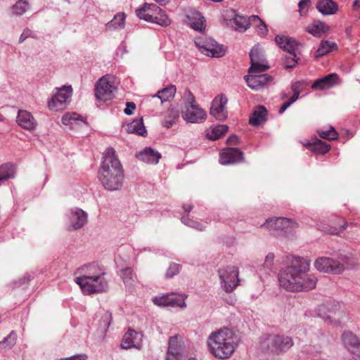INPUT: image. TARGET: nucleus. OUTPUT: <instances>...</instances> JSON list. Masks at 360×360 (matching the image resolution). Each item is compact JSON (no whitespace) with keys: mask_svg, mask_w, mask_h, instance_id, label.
I'll list each match as a JSON object with an SVG mask.
<instances>
[{"mask_svg":"<svg viewBox=\"0 0 360 360\" xmlns=\"http://www.w3.org/2000/svg\"><path fill=\"white\" fill-rule=\"evenodd\" d=\"M293 345L292 339L288 336L266 335L262 338L261 347L272 352H285Z\"/></svg>","mask_w":360,"mask_h":360,"instance_id":"nucleus-9","label":"nucleus"},{"mask_svg":"<svg viewBox=\"0 0 360 360\" xmlns=\"http://www.w3.org/2000/svg\"><path fill=\"white\" fill-rule=\"evenodd\" d=\"M67 229L69 231L78 230L84 226L88 220V214L79 207H74L66 213Z\"/></svg>","mask_w":360,"mask_h":360,"instance_id":"nucleus-12","label":"nucleus"},{"mask_svg":"<svg viewBox=\"0 0 360 360\" xmlns=\"http://www.w3.org/2000/svg\"><path fill=\"white\" fill-rule=\"evenodd\" d=\"M342 360H356L354 357L353 356H346V357H344Z\"/></svg>","mask_w":360,"mask_h":360,"instance_id":"nucleus-64","label":"nucleus"},{"mask_svg":"<svg viewBox=\"0 0 360 360\" xmlns=\"http://www.w3.org/2000/svg\"><path fill=\"white\" fill-rule=\"evenodd\" d=\"M316 7L321 13L325 15L335 14L338 8L337 4L332 0H319Z\"/></svg>","mask_w":360,"mask_h":360,"instance_id":"nucleus-29","label":"nucleus"},{"mask_svg":"<svg viewBox=\"0 0 360 360\" xmlns=\"http://www.w3.org/2000/svg\"><path fill=\"white\" fill-rule=\"evenodd\" d=\"M275 41L281 49L288 53L296 51L300 45L294 38L285 35L276 36Z\"/></svg>","mask_w":360,"mask_h":360,"instance_id":"nucleus-25","label":"nucleus"},{"mask_svg":"<svg viewBox=\"0 0 360 360\" xmlns=\"http://www.w3.org/2000/svg\"><path fill=\"white\" fill-rule=\"evenodd\" d=\"M181 221L185 225L192 227L196 230L198 231H203L205 229V225L203 224H201L197 221H194L193 219H191L188 215H184L181 217Z\"/></svg>","mask_w":360,"mask_h":360,"instance_id":"nucleus-44","label":"nucleus"},{"mask_svg":"<svg viewBox=\"0 0 360 360\" xmlns=\"http://www.w3.org/2000/svg\"><path fill=\"white\" fill-rule=\"evenodd\" d=\"M30 37H35L34 33L30 29L24 30L23 32L21 34V35L19 38V42L20 43L23 42L27 38H28Z\"/></svg>","mask_w":360,"mask_h":360,"instance_id":"nucleus-52","label":"nucleus"},{"mask_svg":"<svg viewBox=\"0 0 360 360\" xmlns=\"http://www.w3.org/2000/svg\"><path fill=\"white\" fill-rule=\"evenodd\" d=\"M243 159V153L237 148H226L219 155V162L224 165L238 163Z\"/></svg>","mask_w":360,"mask_h":360,"instance_id":"nucleus-19","label":"nucleus"},{"mask_svg":"<svg viewBox=\"0 0 360 360\" xmlns=\"http://www.w3.org/2000/svg\"><path fill=\"white\" fill-rule=\"evenodd\" d=\"M63 124L74 128L79 122L84 123L82 116L76 112H68L61 118Z\"/></svg>","mask_w":360,"mask_h":360,"instance_id":"nucleus-37","label":"nucleus"},{"mask_svg":"<svg viewBox=\"0 0 360 360\" xmlns=\"http://www.w3.org/2000/svg\"><path fill=\"white\" fill-rule=\"evenodd\" d=\"M228 126L226 124H218L211 127L207 132V136L210 140H217L224 136L228 131Z\"/></svg>","mask_w":360,"mask_h":360,"instance_id":"nucleus-38","label":"nucleus"},{"mask_svg":"<svg viewBox=\"0 0 360 360\" xmlns=\"http://www.w3.org/2000/svg\"><path fill=\"white\" fill-rule=\"evenodd\" d=\"M194 42L200 51L207 56L219 58L226 51V48L219 45L212 38L200 37L196 38Z\"/></svg>","mask_w":360,"mask_h":360,"instance_id":"nucleus-10","label":"nucleus"},{"mask_svg":"<svg viewBox=\"0 0 360 360\" xmlns=\"http://www.w3.org/2000/svg\"><path fill=\"white\" fill-rule=\"evenodd\" d=\"M183 208H184L185 212L188 213L192 210L193 207L191 205L185 204V205H184Z\"/></svg>","mask_w":360,"mask_h":360,"instance_id":"nucleus-62","label":"nucleus"},{"mask_svg":"<svg viewBox=\"0 0 360 360\" xmlns=\"http://www.w3.org/2000/svg\"><path fill=\"white\" fill-rule=\"evenodd\" d=\"M359 6L356 9H360V0H354L353 2V6L355 8L356 6Z\"/></svg>","mask_w":360,"mask_h":360,"instance_id":"nucleus-63","label":"nucleus"},{"mask_svg":"<svg viewBox=\"0 0 360 360\" xmlns=\"http://www.w3.org/2000/svg\"><path fill=\"white\" fill-rule=\"evenodd\" d=\"M314 265L315 269L320 272L339 274L343 272L346 268H352L354 264L347 257H341L340 260L321 257L315 260Z\"/></svg>","mask_w":360,"mask_h":360,"instance_id":"nucleus-5","label":"nucleus"},{"mask_svg":"<svg viewBox=\"0 0 360 360\" xmlns=\"http://www.w3.org/2000/svg\"><path fill=\"white\" fill-rule=\"evenodd\" d=\"M126 130L129 134H136L142 136H145L147 134L142 118L136 119L129 123L127 125Z\"/></svg>","mask_w":360,"mask_h":360,"instance_id":"nucleus-31","label":"nucleus"},{"mask_svg":"<svg viewBox=\"0 0 360 360\" xmlns=\"http://www.w3.org/2000/svg\"><path fill=\"white\" fill-rule=\"evenodd\" d=\"M260 226L264 227L270 231H284L287 232L288 229L296 227L297 224L288 218L276 217L266 219Z\"/></svg>","mask_w":360,"mask_h":360,"instance_id":"nucleus-17","label":"nucleus"},{"mask_svg":"<svg viewBox=\"0 0 360 360\" xmlns=\"http://www.w3.org/2000/svg\"><path fill=\"white\" fill-rule=\"evenodd\" d=\"M190 26L193 30L200 32H203L206 29L205 24H190Z\"/></svg>","mask_w":360,"mask_h":360,"instance_id":"nucleus-57","label":"nucleus"},{"mask_svg":"<svg viewBox=\"0 0 360 360\" xmlns=\"http://www.w3.org/2000/svg\"><path fill=\"white\" fill-rule=\"evenodd\" d=\"M312 2L311 0H301L298 3V11L302 16L307 14L309 9L311 8Z\"/></svg>","mask_w":360,"mask_h":360,"instance_id":"nucleus-47","label":"nucleus"},{"mask_svg":"<svg viewBox=\"0 0 360 360\" xmlns=\"http://www.w3.org/2000/svg\"><path fill=\"white\" fill-rule=\"evenodd\" d=\"M319 135L323 139L335 140L338 139V133L333 127H330L328 130H318Z\"/></svg>","mask_w":360,"mask_h":360,"instance_id":"nucleus-45","label":"nucleus"},{"mask_svg":"<svg viewBox=\"0 0 360 360\" xmlns=\"http://www.w3.org/2000/svg\"><path fill=\"white\" fill-rule=\"evenodd\" d=\"M225 21L232 22H264L258 15H250L248 18L240 15L236 13V11L231 8H226L224 13Z\"/></svg>","mask_w":360,"mask_h":360,"instance_id":"nucleus-22","label":"nucleus"},{"mask_svg":"<svg viewBox=\"0 0 360 360\" xmlns=\"http://www.w3.org/2000/svg\"><path fill=\"white\" fill-rule=\"evenodd\" d=\"M227 102L228 99L226 96L223 95L216 96L212 103L210 115L218 120H225L227 117L226 111Z\"/></svg>","mask_w":360,"mask_h":360,"instance_id":"nucleus-20","label":"nucleus"},{"mask_svg":"<svg viewBox=\"0 0 360 360\" xmlns=\"http://www.w3.org/2000/svg\"><path fill=\"white\" fill-rule=\"evenodd\" d=\"M136 108V105L133 102H127V104H126V108L124 109V113L126 115H131L134 112V110H135Z\"/></svg>","mask_w":360,"mask_h":360,"instance_id":"nucleus-55","label":"nucleus"},{"mask_svg":"<svg viewBox=\"0 0 360 360\" xmlns=\"http://www.w3.org/2000/svg\"><path fill=\"white\" fill-rule=\"evenodd\" d=\"M264 71H255L249 72L245 77L248 86L253 90L257 91L266 86L271 80L267 74H262Z\"/></svg>","mask_w":360,"mask_h":360,"instance_id":"nucleus-18","label":"nucleus"},{"mask_svg":"<svg viewBox=\"0 0 360 360\" xmlns=\"http://www.w3.org/2000/svg\"><path fill=\"white\" fill-rule=\"evenodd\" d=\"M72 95L71 86L63 85L56 88L52 92L51 98L48 101V107L51 111H59L65 109L70 103Z\"/></svg>","mask_w":360,"mask_h":360,"instance_id":"nucleus-7","label":"nucleus"},{"mask_svg":"<svg viewBox=\"0 0 360 360\" xmlns=\"http://www.w3.org/2000/svg\"><path fill=\"white\" fill-rule=\"evenodd\" d=\"M303 145L307 147L312 152L319 154H325L330 149V146L329 144L319 139H316L313 142L305 143Z\"/></svg>","mask_w":360,"mask_h":360,"instance_id":"nucleus-33","label":"nucleus"},{"mask_svg":"<svg viewBox=\"0 0 360 360\" xmlns=\"http://www.w3.org/2000/svg\"><path fill=\"white\" fill-rule=\"evenodd\" d=\"M126 18V15L124 13H118L114 15L113 19L111 20L109 22H112L113 21H117V22H122Z\"/></svg>","mask_w":360,"mask_h":360,"instance_id":"nucleus-56","label":"nucleus"},{"mask_svg":"<svg viewBox=\"0 0 360 360\" xmlns=\"http://www.w3.org/2000/svg\"><path fill=\"white\" fill-rule=\"evenodd\" d=\"M316 313L328 324L336 326L340 323L344 311L340 303L329 301L319 305L316 309Z\"/></svg>","mask_w":360,"mask_h":360,"instance_id":"nucleus-6","label":"nucleus"},{"mask_svg":"<svg viewBox=\"0 0 360 360\" xmlns=\"http://www.w3.org/2000/svg\"><path fill=\"white\" fill-rule=\"evenodd\" d=\"M176 93V87L173 85H170L167 88L158 91L155 95H153V98H158L160 100V103L168 101L170 98H173Z\"/></svg>","mask_w":360,"mask_h":360,"instance_id":"nucleus-39","label":"nucleus"},{"mask_svg":"<svg viewBox=\"0 0 360 360\" xmlns=\"http://www.w3.org/2000/svg\"><path fill=\"white\" fill-rule=\"evenodd\" d=\"M183 99L185 102V106L197 105L195 96L191 92L190 90L185 91V92L184 94Z\"/></svg>","mask_w":360,"mask_h":360,"instance_id":"nucleus-51","label":"nucleus"},{"mask_svg":"<svg viewBox=\"0 0 360 360\" xmlns=\"http://www.w3.org/2000/svg\"><path fill=\"white\" fill-rule=\"evenodd\" d=\"M29 8V3L27 0L18 1L11 8L13 15H20L25 13Z\"/></svg>","mask_w":360,"mask_h":360,"instance_id":"nucleus-42","label":"nucleus"},{"mask_svg":"<svg viewBox=\"0 0 360 360\" xmlns=\"http://www.w3.org/2000/svg\"><path fill=\"white\" fill-rule=\"evenodd\" d=\"M30 280H31V276L30 275L25 276L22 279L20 280V285H23L25 283H27Z\"/></svg>","mask_w":360,"mask_h":360,"instance_id":"nucleus-61","label":"nucleus"},{"mask_svg":"<svg viewBox=\"0 0 360 360\" xmlns=\"http://www.w3.org/2000/svg\"><path fill=\"white\" fill-rule=\"evenodd\" d=\"M250 24H234L232 26V29L240 32H243L250 27Z\"/></svg>","mask_w":360,"mask_h":360,"instance_id":"nucleus-54","label":"nucleus"},{"mask_svg":"<svg viewBox=\"0 0 360 360\" xmlns=\"http://www.w3.org/2000/svg\"><path fill=\"white\" fill-rule=\"evenodd\" d=\"M275 255L273 252H269L266 257L263 264L259 267V271L266 274H269L274 266Z\"/></svg>","mask_w":360,"mask_h":360,"instance_id":"nucleus-40","label":"nucleus"},{"mask_svg":"<svg viewBox=\"0 0 360 360\" xmlns=\"http://www.w3.org/2000/svg\"><path fill=\"white\" fill-rule=\"evenodd\" d=\"M181 117L186 122L201 123L205 120L207 113L197 104L184 106L181 110Z\"/></svg>","mask_w":360,"mask_h":360,"instance_id":"nucleus-14","label":"nucleus"},{"mask_svg":"<svg viewBox=\"0 0 360 360\" xmlns=\"http://www.w3.org/2000/svg\"><path fill=\"white\" fill-rule=\"evenodd\" d=\"M338 76L335 73H332L317 79L312 84L313 89H326L333 86L338 81Z\"/></svg>","mask_w":360,"mask_h":360,"instance_id":"nucleus-27","label":"nucleus"},{"mask_svg":"<svg viewBox=\"0 0 360 360\" xmlns=\"http://www.w3.org/2000/svg\"><path fill=\"white\" fill-rule=\"evenodd\" d=\"M295 101H294L292 98H291L289 101L283 103L279 110V112H284L286 110V109L289 108Z\"/></svg>","mask_w":360,"mask_h":360,"instance_id":"nucleus-58","label":"nucleus"},{"mask_svg":"<svg viewBox=\"0 0 360 360\" xmlns=\"http://www.w3.org/2000/svg\"><path fill=\"white\" fill-rule=\"evenodd\" d=\"M221 288L226 292L233 291L239 284L238 271L233 266H229L218 271Z\"/></svg>","mask_w":360,"mask_h":360,"instance_id":"nucleus-11","label":"nucleus"},{"mask_svg":"<svg viewBox=\"0 0 360 360\" xmlns=\"http://www.w3.org/2000/svg\"><path fill=\"white\" fill-rule=\"evenodd\" d=\"M256 31L259 35L264 37L268 32L266 24H258L256 27Z\"/></svg>","mask_w":360,"mask_h":360,"instance_id":"nucleus-53","label":"nucleus"},{"mask_svg":"<svg viewBox=\"0 0 360 360\" xmlns=\"http://www.w3.org/2000/svg\"><path fill=\"white\" fill-rule=\"evenodd\" d=\"M98 176L103 186L108 191H117L122 186L124 171L113 148L105 150Z\"/></svg>","mask_w":360,"mask_h":360,"instance_id":"nucleus-3","label":"nucleus"},{"mask_svg":"<svg viewBox=\"0 0 360 360\" xmlns=\"http://www.w3.org/2000/svg\"><path fill=\"white\" fill-rule=\"evenodd\" d=\"M305 30L314 37H321L330 30V27L327 24H308Z\"/></svg>","mask_w":360,"mask_h":360,"instance_id":"nucleus-35","label":"nucleus"},{"mask_svg":"<svg viewBox=\"0 0 360 360\" xmlns=\"http://www.w3.org/2000/svg\"><path fill=\"white\" fill-rule=\"evenodd\" d=\"M250 58L251 60V66L248 70V72L265 71L269 68L266 64L264 51L259 46H255L251 49L250 52Z\"/></svg>","mask_w":360,"mask_h":360,"instance_id":"nucleus-15","label":"nucleus"},{"mask_svg":"<svg viewBox=\"0 0 360 360\" xmlns=\"http://www.w3.org/2000/svg\"><path fill=\"white\" fill-rule=\"evenodd\" d=\"M292 90L293 91V95L291 98L294 101H297L299 98L300 94L302 91L303 83L302 82H296L292 84Z\"/></svg>","mask_w":360,"mask_h":360,"instance_id":"nucleus-50","label":"nucleus"},{"mask_svg":"<svg viewBox=\"0 0 360 360\" xmlns=\"http://www.w3.org/2000/svg\"><path fill=\"white\" fill-rule=\"evenodd\" d=\"M338 49L336 43L328 40L321 41L317 50L314 53V57L319 58Z\"/></svg>","mask_w":360,"mask_h":360,"instance_id":"nucleus-30","label":"nucleus"},{"mask_svg":"<svg viewBox=\"0 0 360 360\" xmlns=\"http://www.w3.org/2000/svg\"><path fill=\"white\" fill-rule=\"evenodd\" d=\"M187 297L186 295H177L174 293L165 294L160 296H156L153 298V302L159 307H172L186 308L185 300Z\"/></svg>","mask_w":360,"mask_h":360,"instance_id":"nucleus-13","label":"nucleus"},{"mask_svg":"<svg viewBox=\"0 0 360 360\" xmlns=\"http://www.w3.org/2000/svg\"><path fill=\"white\" fill-rule=\"evenodd\" d=\"M136 157L146 163L156 165L161 158V154L150 147H146L136 153Z\"/></svg>","mask_w":360,"mask_h":360,"instance_id":"nucleus-24","label":"nucleus"},{"mask_svg":"<svg viewBox=\"0 0 360 360\" xmlns=\"http://www.w3.org/2000/svg\"><path fill=\"white\" fill-rule=\"evenodd\" d=\"M266 109L260 105L257 107L250 117L249 122L252 126H258L266 121Z\"/></svg>","mask_w":360,"mask_h":360,"instance_id":"nucleus-32","label":"nucleus"},{"mask_svg":"<svg viewBox=\"0 0 360 360\" xmlns=\"http://www.w3.org/2000/svg\"><path fill=\"white\" fill-rule=\"evenodd\" d=\"M16 166L11 162H6L0 165V181H6L15 177Z\"/></svg>","mask_w":360,"mask_h":360,"instance_id":"nucleus-34","label":"nucleus"},{"mask_svg":"<svg viewBox=\"0 0 360 360\" xmlns=\"http://www.w3.org/2000/svg\"><path fill=\"white\" fill-rule=\"evenodd\" d=\"M310 262L294 256L289 266L281 269L278 275L279 286L289 292L308 291L315 288L317 278L309 274Z\"/></svg>","mask_w":360,"mask_h":360,"instance_id":"nucleus-1","label":"nucleus"},{"mask_svg":"<svg viewBox=\"0 0 360 360\" xmlns=\"http://www.w3.org/2000/svg\"><path fill=\"white\" fill-rule=\"evenodd\" d=\"M178 117V115H176L173 120H165L164 122H163V125L165 127H167V128H170L173 125V124L174 123V119L176 117Z\"/></svg>","mask_w":360,"mask_h":360,"instance_id":"nucleus-60","label":"nucleus"},{"mask_svg":"<svg viewBox=\"0 0 360 360\" xmlns=\"http://www.w3.org/2000/svg\"><path fill=\"white\" fill-rule=\"evenodd\" d=\"M75 282L85 295L99 293L108 288L105 269L97 262L84 264L77 269Z\"/></svg>","mask_w":360,"mask_h":360,"instance_id":"nucleus-2","label":"nucleus"},{"mask_svg":"<svg viewBox=\"0 0 360 360\" xmlns=\"http://www.w3.org/2000/svg\"><path fill=\"white\" fill-rule=\"evenodd\" d=\"M116 89L115 78L109 75L100 78L95 84L94 91L97 100L108 101L112 98Z\"/></svg>","mask_w":360,"mask_h":360,"instance_id":"nucleus-8","label":"nucleus"},{"mask_svg":"<svg viewBox=\"0 0 360 360\" xmlns=\"http://www.w3.org/2000/svg\"><path fill=\"white\" fill-rule=\"evenodd\" d=\"M238 143V138L236 135H232L227 139V143L229 145H236Z\"/></svg>","mask_w":360,"mask_h":360,"instance_id":"nucleus-59","label":"nucleus"},{"mask_svg":"<svg viewBox=\"0 0 360 360\" xmlns=\"http://www.w3.org/2000/svg\"><path fill=\"white\" fill-rule=\"evenodd\" d=\"M16 340V333L14 331L11 332L2 342H0V349H11L15 344Z\"/></svg>","mask_w":360,"mask_h":360,"instance_id":"nucleus-43","label":"nucleus"},{"mask_svg":"<svg viewBox=\"0 0 360 360\" xmlns=\"http://www.w3.org/2000/svg\"><path fill=\"white\" fill-rule=\"evenodd\" d=\"M288 54L289 56L285 57L284 64L285 68H292L297 65L298 58H297L295 51L288 53Z\"/></svg>","mask_w":360,"mask_h":360,"instance_id":"nucleus-48","label":"nucleus"},{"mask_svg":"<svg viewBox=\"0 0 360 360\" xmlns=\"http://www.w3.org/2000/svg\"><path fill=\"white\" fill-rule=\"evenodd\" d=\"M342 340L352 354L356 356L360 352V341L354 334L351 332H345L342 335Z\"/></svg>","mask_w":360,"mask_h":360,"instance_id":"nucleus-26","label":"nucleus"},{"mask_svg":"<svg viewBox=\"0 0 360 360\" xmlns=\"http://www.w3.org/2000/svg\"><path fill=\"white\" fill-rule=\"evenodd\" d=\"M153 20L150 22H166L168 20V15L165 12L158 6L155 13L153 15Z\"/></svg>","mask_w":360,"mask_h":360,"instance_id":"nucleus-46","label":"nucleus"},{"mask_svg":"<svg viewBox=\"0 0 360 360\" xmlns=\"http://www.w3.org/2000/svg\"><path fill=\"white\" fill-rule=\"evenodd\" d=\"M120 276L122 278L123 282L127 289L132 292L136 285V281L134 278L133 271L130 268H126L121 270Z\"/></svg>","mask_w":360,"mask_h":360,"instance_id":"nucleus-36","label":"nucleus"},{"mask_svg":"<svg viewBox=\"0 0 360 360\" xmlns=\"http://www.w3.org/2000/svg\"><path fill=\"white\" fill-rule=\"evenodd\" d=\"M16 122L20 127L29 131L35 129L37 126V122L31 112L25 110H18Z\"/></svg>","mask_w":360,"mask_h":360,"instance_id":"nucleus-23","label":"nucleus"},{"mask_svg":"<svg viewBox=\"0 0 360 360\" xmlns=\"http://www.w3.org/2000/svg\"><path fill=\"white\" fill-rule=\"evenodd\" d=\"M157 9V5L145 3L141 8L136 10V13L139 19L150 22L153 20V15L155 13Z\"/></svg>","mask_w":360,"mask_h":360,"instance_id":"nucleus-28","label":"nucleus"},{"mask_svg":"<svg viewBox=\"0 0 360 360\" xmlns=\"http://www.w3.org/2000/svg\"><path fill=\"white\" fill-rule=\"evenodd\" d=\"M209 352L219 359H226L233 354L236 342L234 333L228 328L212 331L207 338Z\"/></svg>","mask_w":360,"mask_h":360,"instance_id":"nucleus-4","label":"nucleus"},{"mask_svg":"<svg viewBox=\"0 0 360 360\" xmlns=\"http://www.w3.org/2000/svg\"><path fill=\"white\" fill-rule=\"evenodd\" d=\"M143 334L142 332L129 329L123 336L121 347L124 349L134 348L141 349L143 347Z\"/></svg>","mask_w":360,"mask_h":360,"instance_id":"nucleus-16","label":"nucleus"},{"mask_svg":"<svg viewBox=\"0 0 360 360\" xmlns=\"http://www.w3.org/2000/svg\"><path fill=\"white\" fill-rule=\"evenodd\" d=\"M185 16L190 22H204L205 21L202 14L192 8L185 11Z\"/></svg>","mask_w":360,"mask_h":360,"instance_id":"nucleus-41","label":"nucleus"},{"mask_svg":"<svg viewBox=\"0 0 360 360\" xmlns=\"http://www.w3.org/2000/svg\"><path fill=\"white\" fill-rule=\"evenodd\" d=\"M183 339L180 335L169 338L166 360H181L182 356Z\"/></svg>","mask_w":360,"mask_h":360,"instance_id":"nucleus-21","label":"nucleus"},{"mask_svg":"<svg viewBox=\"0 0 360 360\" xmlns=\"http://www.w3.org/2000/svg\"><path fill=\"white\" fill-rule=\"evenodd\" d=\"M181 269V265L176 263H171L165 273L166 278H172L179 274Z\"/></svg>","mask_w":360,"mask_h":360,"instance_id":"nucleus-49","label":"nucleus"}]
</instances>
